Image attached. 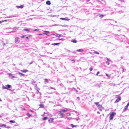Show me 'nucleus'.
Wrapping results in <instances>:
<instances>
[{
    "label": "nucleus",
    "mask_w": 129,
    "mask_h": 129,
    "mask_svg": "<svg viewBox=\"0 0 129 129\" xmlns=\"http://www.w3.org/2000/svg\"><path fill=\"white\" fill-rule=\"evenodd\" d=\"M106 63L108 65H109L110 64L109 62L108 61L106 62Z\"/></svg>",
    "instance_id": "nucleus-30"
},
{
    "label": "nucleus",
    "mask_w": 129,
    "mask_h": 129,
    "mask_svg": "<svg viewBox=\"0 0 129 129\" xmlns=\"http://www.w3.org/2000/svg\"><path fill=\"white\" fill-rule=\"evenodd\" d=\"M117 96L116 98H117V99L116 100L115 102V103H116L117 102H118L121 100V97L119 96V95H116Z\"/></svg>",
    "instance_id": "nucleus-3"
},
{
    "label": "nucleus",
    "mask_w": 129,
    "mask_h": 129,
    "mask_svg": "<svg viewBox=\"0 0 129 129\" xmlns=\"http://www.w3.org/2000/svg\"><path fill=\"white\" fill-rule=\"evenodd\" d=\"M104 16V15L102 14L100 15L99 17L100 18H102Z\"/></svg>",
    "instance_id": "nucleus-18"
},
{
    "label": "nucleus",
    "mask_w": 129,
    "mask_h": 129,
    "mask_svg": "<svg viewBox=\"0 0 129 129\" xmlns=\"http://www.w3.org/2000/svg\"><path fill=\"white\" fill-rule=\"evenodd\" d=\"M11 85H7L5 86L4 85L3 86L2 88L3 89H7L8 90H11L9 88L11 87Z\"/></svg>",
    "instance_id": "nucleus-1"
},
{
    "label": "nucleus",
    "mask_w": 129,
    "mask_h": 129,
    "mask_svg": "<svg viewBox=\"0 0 129 129\" xmlns=\"http://www.w3.org/2000/svg\"><path fill=\"white\" fill-rule=\"evenodd\" d=\"M53 119H51V118H50V119H49V121H50L51 122H52V121H53Z\"/></svg>",
    "instance_id": "nucleus-21"
},
{
    "label": "nucleus",
    "mask_w": 129,
    "mask_h": 129,
    "mask_svg": "<svg viewBox=\"0 0 129 129\" xmlns=\"http://www.w3.org/2000/svg\"><path fill=\"white\" fill-rule=\"evenodd\" d=\"M62 39H59V40H62Z\"/></svg>",
    "instance_id": "nucleus-49"
},
{
    "label": "nucleus",
    "mask_w": 129,
    "mask_h": 129,
    "mask_svg": "<svg viewBox=\"0 0 129 129\" xmlns=\"http://www.w3.org/2000/svg\"><path fill=\"white\" fill-rule=\"evenodd\" d=\"M29 39V38L28 37H26V39Z\"/></svg>",
    "instance_id": "nucleus-42"
},
{
    "label": "nucleus",
    "mask_w": 129,
    "mask_h": 129,
    "mask_svg": "<svg viewBox=\"0 0 129 129\" xmlns=\"http://www.w3.org/2000/svg\"><path fill=\"white\" fill-rule=\"evenodd\" d=\"M62 112L63 113V112H66L67 111V110L64 109H62L61 110Z\"/></svg>",
    "instance_id": "nucleus-14"
},
{
    "label": "nucleus",
    "mask_w": 129,
    "mask_h": 129,
    "mask_svg": "<svg viewBox=\"0 0 129 129\" xmlns=\"http://www.w3.org/2000/svg\"><path fill=\"white\" fill-rule=\"evenodd\" d=\"M99 73H100L99 72V71L98 72H97V73H96V75H97V76L98 75V74H99Z\"/></svg>",
    "instance_id": "nucleus-38"
},
{
    "label": "nucleus",
    "mask_w": 129,
    "mask_h": 129,
    "mask_svg": "<svg viewBox=\"0 0 129 129\" xmlns=\"http://www.w3.org/2000/svg\"><path fill=\"white\" fill-rule=\"evenodd\" d=\"M94 104L96 105L97 106L99 104L98 102H95L94 103Z\"/></svg>",
    "instance_id": "nucleus-22"
},
{
    "label": "nucleus",
    "mask_w": 129,
    "mask_h": 129,
    "mask_svg": "<svg viewBox=\"0 0 129 129\" xmlns=\"http://www.w3.org/2000/svg\"><path fill=\"white\" fill-rule=\"evenodd\" d=\"M47 119V117H45L43 118V120H46Z\"/></svg>",
    "instance_id": "nucleus-20"
},
{
    "label": "nucleus",
    "mask_w": 129,
    "mask_h": 129,
    "mask_svg": "<svg viewBox=\"0 0 129 129\" xmlns=\"http://www.w3.org/2000/svg\"><path fill=\"white\" fill-rule=\"evenodd\" d=\"M45 32H47V33H49V31H45Z\"/></svg>",
    "instance_id": "nucleus-47"
},
{
    "label": "nucleus",
    "mask_w": 129,
    "mask_h": 129,
    "mask_svg": "<svg viewBox=\"0 0 129 129\" xmlns=\"http://www.w3.org/2000/svg\"><path fill=\"white\" fill-rule=\"evenodd\" d=\"M71 125L73 128L74 127H75V126H74L72 124H71Z\"/></svg>",
    "instance_id": "nucleus-33"
},
{
    "label": "nucleus",
    "mask_w": 129,
    "mask_h": 129,
    "mask_svg": "<svg viewBox=\"0 0 129 129\" xmlns=\"http://www.w3.org/2000/svg\"><path fill=\"white\" fill-rule=\"evenodd\" d=\"M106 59L108 61H110V59H109V58H107Z\"/></svg>",
    "instance_id": "nucleus-37"
},
{
    "label": "nucleus",
    "mask_w": 129,
    "mask_h": 129,
    "mask_svg": "<svg viewBox=\"0 0 129 129\" xmlns=\"http://www.w3.org/2000/svg\"><path fill=\"white\" fill-rule=\"evenodd\" d=\"M106 75L108 77H110V75H108V74H107V73H106Z\"/></svg>",
    "instance_id": "nucleus-31"
},
{
    "label": "nucleus",
    "mask_w": 129,
    "mask_h": 129,
    "mask_svg": "<svg viewBox=\"0 0 129 129\" xmlns=\"http://www.w3.org/2000/svg\"><path fill=\"white\" fill-rule=\"evenodd\" d=\"M1 117V116L0 115V118Z\"/></svg>",
    "instance_id": "nucleus-61"
},
{
    "label": "nucleus",
    "mask_w": 129,
    "mask_h": 129,
    "mask_svg": "<svg viewBox=\"0 0 129 129\" xmlns=\"http://www.w3.org/2000/svg\"><path fill=\"white\" fill-rule=\"evenodd\" d=\"M46 4L48 5H50L51 4L50 2L49 1H48L46 2Z\"/></svg>",
    "instance_id": "nucleus-9"
},
{
    "label": "nucleus",
    "mask_w": 129,
    "mask_h": 129,
    "mask_svg": "<svg viewBox=\"0 0 129 129\" xmlns=\"http://www.w3.org/2000/svg\"><path fill=\"white\" fill-rule=\"evenodd\" d=\"M67 129H71V128H67Z\"/></svg>",
    "instance_id": "nucleus-57"
},
{
    "label": "nucleus",
    "mask_w": 129,
    "mask_h": 129,
    "mask_svg": "<svg viewBox=\"0 0 129 129\" xmlns=\"http://www.w3.org/2000/svg\"><path fill=\"white\" fill-rule=\"evenodd\" d=\"M19 41V38L18 37L15 38V43Z\"/></svg>",
    "instance_id": "nucleus-7"
},
{
    "label": "nucleus",
    "mask_w": 129,
    "mask_h": 129,
    "mask_svg": "<svg viewBox=\"0 0 129 129\" xmlns=\"http://www.w3.org/2000/svg\"><path fill=\"white\" fill-rule=\"evenodd\" d=\"M9 121L10 123H14L15 122V121L14 120H10Z\"/></svg>",
    "instance_id": "nucleus-15"
},
{
    "label": "nucleus",
    "mask_w": 129,
    "mask_h": 129,
    "mask_svg": "<svg viewBox=\"0 0 129 129\" xmlns=\"http://www.w3.org/2000/svg\"><path fill=\"white\" fill-rule=\"evenodd\" d=\"M98 107L99 108H101L102 107V106L101 105L99 104L98 106Z\"/></svg>",
    "instance_id": "nucleus-28"
},
{
    "label": "nucleus",
    "mask_w": 129,
    "mask_h": 129,
    "mask_svg": "<svg viewBox=\"0 0 129 129\" xmlns=\"http://www.w3.org/2000/svg\"><path fill=\"white\" fill-rule=\"evenodd\" d=\"M8 21V20H4V22L5 21Z\"/></svg>",
    "instance_id": "nucleus-51"
},
{
    "label": "nucleus",
    "mask_w": 129,
    "mask_h": 129,
    "mask_svg": "<svg viewBox=\"0 0 129 129\" xmlns=\"http://www.w3.org/2000/svg\"><path fill=\"white\" fill-rule=\"evenodd\" d=\"M115 22L116 23V22H117L115 21Z\"/></svg>",
    "instance_id": "nucleus-62"
},
{
    "label": "nucleus",
    "mask_w": 129,
    "mask_h": 129,
    "mask_svg": "<svg viewBox=\"0 0 129 129\" xmlns=\"http://www.w3.org/2000/svg\"><path fill=\"white\" fill-rule=\"evenodd\" d=\"M28 129H31V128H28Z\"/></svg>",
    "instance_id": "nucleus-60"
},
{
    "label": "nucleus",
    "mask_w": 129,
    "mask_h": 129,
    "mask_svg": "<svg viewBox=\"0 0 129 129\" xmlns=\"http://www.w3.org/2000/svg\"><path fill=\"white\" fill-rule=\"evenodd\" d=\"M92 70H93V69H92V68H91L90 69H89V70H90V71H91Z\"/></svg>",
    "instance_id": "nucleus-36"
},
{
    "label": "nucleus",
    "mask_w": 129,
    "mask_h": 129,
    "mask_svg": "<svg viewBox=\"0 0 129 129\" xmlns=\"http://www.w3.org/2000/svg\"><path fill=\"white\" fill-rule=\"evenodd\" d=\"M16 7L17 8H22L24 7L23 5H21L20 6H17Z\"/></svg>",
    "instance_id": "nucleus-6"
},
{
    "label": "nucleus",
    "mask_w": 129,
    "mask_h": 129,
    "mask_svg": "<svg viewBox=\"0 0 129 129\" xmlns=\"http://www.w3.org/2000/svg\"><path fill=\"white\" fill-rule=\"evenodd\" d=\"M39 35H42V34H39Z\"/></svg>",
    "instance_id": "nucleus-55"
},
{
    "label": "nucleus",
    "mask_w": 129,
    "mask_h": 129,
    "mask_svg": "<svg viewBox=\"0 0 129 129\" xmlns=\"http://www.w3.org/2000/svg\"><path fill=\"white\" fill-rule=\"evenodd\" d=\"M44 34H46L47 36H49V35L48 34L46 33H44Z\"/></svg>",
    "instance_id": "nucleus-43"
},
{
    "label": "nucleus",
    "mask_w": 129,
    "mask_h": 129,
    "mask_svg": "<svg viewBox=\"0 0 129 129\" xmlns=\"http://www.w3.org/2000/svg\"><path fill=\"white\" fill-rule=\"evenodd\" d=\"M51 89H55V88H53V87H51Z\"/></svg>",
    "instance_id": "nucleus-45"
},
{
    "label": "nucleus",
    "mask_w": 129,
    "mask_h": 129,
    "mask_svg": "<svg viewBox=\"0 0 129 129\" xmlns=\"http://www.w3.org/2000/svg\"><path fill=\"white\" fill-rule=\"evenodd\" d=\"M93 53H95V54H99V53L98 52H97L96 51H94V52H93Z\"/></svg>",
    "instance_id": "nucleus-23"
},
{
    "label": "nucleus",
    "mask_w": 129,
    "mask_h": 129,
    "mask_svg": "<svg viewBox=\"0 0 129 129\" xmlns=\"http://www.w3.org/2000/svg\"><path fill=\"white\" fill-rule=\"evenodd\" d=\"M40 108H43L44 107V105L43 104H41L40 105Z\"/></svg>",
    "instance_id": "nucleus-24"
},
{
    "label": "nucleus",
    "mask_w": 129,
    "mask_h": 129,
    "mask_svg": "<svg viewBox=\"0 0 129 129\" xmlns=\"http://www.w3.org/2000/svg\"><path fill=\"white\" fill-rule=\"evenodd\" d=\"M56 36L57 37H60L61 35L59 34H57L56 35Z\"/></svg>",
    "instance_id": "nucleus-25"
},
{
    "label": "nucleus",
    "mask_w": 129,
    "mask_h": 129,
    "mask_svg": "<svg viewBox=\"0 0 129 129\" xmlns=\"http://www.w3.org/2000/svg\"><path fill=\"white\" fill-rule=\"evenodd\" d=\"M60 19L62 20H65L68 21L70 20V19H69L68 18L66 17L65 18H60Z\"/></svg>",
    "instance_id": "nucleus-5"
},
{
    "label": "nucleus",
    "mask_w": 129,
    "mask_h": 129,
    "mask_svg": "<svg viewBox=\"0 0 129 129\" xmlns=\"http://www.w3.org/2000/svg\"><path fill=\"white\" fill-rule=\"evenodd\" d=\"M4 127L7 128H10V127L9 126H4Z\"/></svg>",
    "instance_id": "nucleus-39"
},
{
    "label": "nucleus",
    "mask_w": 129,
    "mask_h": 129,
    "mask_svg": "<svg viewBox=\"0 0 129 129\" xmlns=\"http://www.w3.org/2000/svg\"><path fill=\"white\" fill-rule=\"evenodd\" d=\"M52 35H54V34H52Z\"/></svg>",
    "instance_id": "nucleus-56"
},
{
    "label": "nucleus",
    "mask_w": 129,
    "mask_h": 129,
    "mask_svg": "<svg viewBox=\"0 0 129 129\" xmlns=\"http://www.w3.org/2000/svg\"><path fill=\"white\" fill-rule=\"evenodd\" d=\"M18 74L20 75L21 76H25V75L24 74H23L22 73H21L20 72H19L18 73Z\"/></svg>",
    "instance_id": "nucleus-8"
},
{
    "label": "nucleus",
    "mask_w": 129,
    "mask_h": 129,
    "mask_svg": "<svg viewBox=\"0 0 129 129\" xmlns=\"http://www.w3.org/2000/svg\"><path fill=\"white\" fill-rule=\"evenodd\" d=\"M57 25V24H54V25H52V26H56V25Z\"/></svg>",
    "instance_id": "nucleus-48"
},
{
    "label": "nucleus",
    "mask_w": 129,
    "mask_h": 129,
    "mask_svg": "<svg viewBox=\"0 0 129 129\" xmlns=\"http://www.w3.org/2000/svg\"><path fill=\"white\" fill-rule=\"evenodd\" d=\"M6 125L5 124H2V126H6Z\"/></svg>",
    "instance_id": "nucleus-35"
},
{
    "label": "nucleus",
    "mask_w": 129,
    "mask_h": 129,
    "mask_svg": "<svg viewBox=\"0 0 129 129\" xmlns=\"http://www.w3.org/2000/svg\"><path fill=\"white\" fill-rule=\"evenodd\" d=\"M45 81L46 82L49 83V81H50V80L49 79L48 80L47 79H45Z\"/></svg>",
    "instance_id": "nucleus-13"
},
{
    "label": "nucleus",
    "mask_w": 129,
    "mask_h": 129,
    "mask_svg": "<svg viewBox=\"0 0 129 129\" xmlns=\"http://www.w3.org/2000/svg\"><path fill=\"white\" fill-rule=\"evenodd\" d=\"M58 113L59 114H62V113H63L61 111H58Z\"/></svg>",
    "instance_id": "nucleus-29"
},
{
    "label": "nucleus",
    "mask_w": 129,
    "mask_h": 129,
    "mask_svg": "<svg viewBox=\"0 0 129 129\" xmlns=\"http://www.w3.org/2000/svg\"><path fill=\"white\" fill-rule=\"evenodd\" d=\"M26 115L28 116L29 117H30L31 115L29 113H27L26 114Z\"/></svg>",
    "instance_id": "nucleus-27"
},
{
    "label": "nucleus",
    "mask_w": 129,
    "mask_h": 129,
    "mask_svg": "<svg viewBox=\"0 0 129 129\" xmlns=\"http://www.w3.org/2000/svg\"><path fill=\"white\" fill-rule=\"evenodd\" d=\"M23 29L26 31H28L29 30L27 29V28H24Z\"/></svg>",
    "instance_id": "nucleus-26"
},
{
    "label": "nucleus",
    "mask_w": 129,
    "mask_h": 129,
    "mask_svg": "<svg viewBox=\"0 0 129 129\" xmlns=\"http://www.w3.org/2000/svg\"><path fill=\"white\" fill-rule=\"evenodd\" d=\"M7 18H11L10 17H7Z\"/></svg>",
    "instance_id": "nucleus-59"
},
{
    "label": "nucleus",
    "mask_w": 129,
    "mask_h": 129,
    "mask_svg": "<svg viewBox=\"0 0 129 129\" xmlns=\"http://www.w3.org/2000/svg\"><path fill=\"white\" fill-rule=\"evenodd\" d=\"M60 44V43H54L52 44V45H57Z\"/></svg>",
    "instance_id": "nucleus-11"
},
{
    "label": "nucleus",
    "mask_w": 129,
    "mask_h": 129,
    "mask_svg": "<svg viewBox=\"0 0 129 129\" xmlns=\"http://www.w3.org/2000/svg\"><path fill=\"white\" fill-rule=\"evenodd\" d=\"M2 22H4V20L2 21Z\"/></svg>",
    "instance_id": "nucleus-50"
},
{
    "label": "nucleus",
    "mask_w": 129,
    "mask_h": 129,
    "mask_svg": "<svg viewBox=\"0 0 129 129\" xmlns=\"http://www.w3.org/2000/svg\"><path fill=\"white\" fill-rule=\"evenodd\" d=\"M8 75H9L10 77L12 79L14 77V76L12 74L10 73L8 74Z\"/></svg>",
    "instance_id": "nucleus-4"
},
{
    "label": "nucleus",
    "mask_w": 129,
    "mask_h": 129,
    "mask_svg": "<svg viewBox=\"0 0 129 129\" xmlns=\"http://www.w3.org/2000/svg\"><path fill=\"white\" fill-rule=\"evenodd\" d=\"M90 0H86V1H89Z\"/></svg>",
    "instance_id": "nucleus-58"
},
{
    "label": "nucleus",
    "mask_w": 129,
    "mask_h": 129,
    "mask_svg": "<svg viewBox=\"0 0 129 129\" xmlns=\"http://www.w3.org/2000/svg\"><path fill=\"white\" fill-rule=\"evenodd\" d=\"M77 99H78V100H79L80 99V98L79 97H77Z\"/></svg>",
    "instance_id": "nucleus-44"
},
{
    "label": "nucleus",
    "mask_w": 129,
    "mask_h": 129,
    "mask_svg": "<svg viewBox=\"0 0 129 129\" xmlns=\"http://www.w3.org/2000/svg\"><path fill=\"white\" fill-rule=\"evenodd\" d=\"M72 42L74 43H76L77 42L75 40H74L72 41Z\"/></svg>",
    "instance_id": "nucleus-17"
},
{
    "label": "nucleus",
    "mask_w": 129,
    "mask_h": 129,
    "mask_svg": "<svg viewBox=\"0 0 129 129\" xmlns=\"http://www.w3.org/2000/svg\"><path fill=\"white\" fill-rule=\"evenodd\" d=\"M4 45H5V43H4Z\"/></svg>",
    "instance_id": "nucleus-63"
},
{
    "label": "nucleus",
    "mask_w": 129,
    "mask_h": 129,
    "mask_svg": "<svg viewBox=\"0 0 129 129\" xmlns=\"http://www.w3.org/2000/svg\"><path fill=\"white\" fill-rule=\"evenodd\" d=\"M60 115L61 116V118H62L63 117H64V115L63 114H61Z\"/></svg>",
    "instance_id": "nucleus-32"
},
{
    "label": "nucleus",
    "mask_w": 129,
    "mask_h": 129,
    "mask_svg": "<svg viewBox=\"0 0 129 129\" xmlns=\"http://www.w3.org/2000/svg\"><path fill=\"white\" fill-rule=\"evenodd\" d=\"M67 118L69 120L71 118L70 117H67Z\"/></svg>",
    "instance_id": "nucleus-41"
},
{
    "label": "nucleus",
    "mask_w": 129,
    "mask_h": 129,
    "mask_svg": "<svg viewBox=\"0 0 129 129\" xmlns=\"http://www.w3.org/2000/svg\"><path fill=\"white\" fill-rule=\"evenodd\" d=\"M129 106V102L127 103V105L126 106V107H128V106Z\"/></svg>",
    "instance_id": "nucleus-40"
},
{
    "label": "nucleus",
    "mask_w": 129,
    "mask_h": 129,
    "mask_svg": "<svg viewBox=\"0 0 129 129\" xmlns=\"http://www.w3.org/2000/svg\"><path fill=\"white\" fill-rule=\"evenodd\" d=\"M77 51L78 52H80L81 51H83V49H79L78 50H77Z\"/></svg>",
    "instance_id": "nucleus-16"
},
{
    "label": "nucleus",
    "mask_w": 129,
    "mask_h": 129,
    "mask_svg": "<svg viewBox=\"0 0 129 129\" xmlns=\"http://www.w3.org/2000/svg\"><path fill=\"white\" fill-rule=\"evenodd\" d=\"M128 107H126V106L124 108V109H123V112H125V111H126L127 108Z\"/></svg>",
    "instance_id": "nucleus-12"
},
{
    "label": "nucleus",
    "mask_w": 129,
    "mask_h": 129,
    "mask_svg": "<svg viewBox=\"0 0 129 129\" xmlns=\"http://www.w3.org/2000/svg\"><path fill=\"white\" fill-rule=\"evenodd\" d=\"M97 113H98V114H100V112L99 111H98L97 112Z\"/></svg>",
    "instance_id": "nucleus-52"
},
{
    "label": "nucleus",
    "mask_w": 129,
    "mask_h": 129,
    "mask_svg": "<svg viewBox=\"0 0 129 129\" xmlns=\"http://www.w3.org/2000/svg\"><path fill=\"white\" fill-rule=\"evenodd\" d=\"M2 23V21H0V24Z\"/></svg>",
    "instance_id": "nucleus-53"
},
{
    "label": "nucleus",
    "mask_w": 129,
    "mask_h": 129,
    "mask_svg": "<svg viewBox=\"0 0 129 129\" xmlns=\"http://www.w3.org/2000/svg\"><path fill=\"white\" fill-rule=\"evenodd\" d=\"M116 114V113L115 112H113L110 115L109 118L110 119L112 120L113 119L114 116Z\"/></svg>",
    "instance_id": "nucleus-2"
},
{
    "label": "nucleus",
    "mask_w": 129,
    "mask_h": 129,
    "mask_svg": "<svg viewBox=\"0 0 129 129\" xmlns=\"http://www.w3.org/2000/svg\"><path fill=\"white\" fill-rule=\"evenodd\" d=\"M38 29H36L35 30H34V31H38Z\"/></svg>",
    "instance_id": "nucleus-46"
},
{
    "label": "nucleus",
    "mask_w": 129,
    "mask_h": 129,
    "mask_svg": "<svg viewBox=\"0 0 129 129\" xmlns=\"http://www.w3.org/2000/svg\"><path fill=\"white\" fill-rule=\"evenodd\" d=\"M25 36L24 35H23L22 36H21V38H23Z\"/></svg>",
    "instance_id": "nucleus-34"
},
{
    "label": "nucleus",
    "mask_w": 129,
    "mask_h": 129,
    "mask_svg": "<svg viewBox=\"0 0 129 129\" xmlns=\"http://www.w3.org/2000/svg\"><path fill=\"white\" fill-rule=\"evenodd\" d=\"M73 88V89H74V91H75L76 92H78V91L77 90V89H76L74 88Z\"/></svg>",
    "instance_id": "nucleus-19"
},
{
    "label": "nucleus",
    "mask_w": 129,
    "mask_h": 129,
    "mask_svg": "<svg viewBox=\"0 0 129 129\" xmlns=\"http://www.w3.org/2000/svg\"><path fill=\"white\" fill-rule=\"evenodd\" d=\"M21 71L25 73L26 72H28V71L27 70H21Z\"/></svg>",
    "instance_id": "nucleus-10"
},
{
    "label": "nucleus",
    "mask_w": 129,
    "mask_h": 129,
    "mask_svg": "<svg viewBox=\"0 0 129 129\" xmlns=\"http://www.w3.org/2000/svg\"><path fill=\"white\" fill-rule=\"evenodd\" d=\"M128 44H129V43H128Z\"/></svg>",
    "instance_id": "nucleus-64"
},
{
    "label": "nucleus",
    "mask_w": 129,
    "mask_h": 129,
    "mask_svg": "<svg viewBox=\"0 0 129 129\" xmlns=\"http://www.w3.org/2000/svg\"><path fill=\"white\" fill-rule=\"evenodd\" d=\"M119 1H123V0H118Z\"/></svg>",
    "instance_id": "nucleus-54"
}]
</instances>
